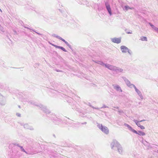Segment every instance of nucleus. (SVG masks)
<instances>
[{"label":"nucleus","mask_w":158,"mask_h":158,"mask_svg":"<svg viewBox=\"0 0 158 158\" xmlns=\"http://www.w3.org/2000/svg\"><path fill=\"white\" fill-rule=\"evenodd\" d=\"M141 40L143 41H147V37H144V36L141 37Z\"/></svg>","instance_id":"6e6552de"},{"label":"nucleus","mask_w":158,"mask_h":158,"mask_svg":"<svg viewBox=\"0 0 158 158\" xmlns=\"http://www.w3.org/2000/svg\"><path fill=\"white\" fill-rule=\"evenodd\" d=\"M137 134H138L139 135L142 136H143L145 135V134L144 132L141 131H139Z\"/></svg>","instance_id":"0eeeda50"},{"label":"nucleus","mask_w":158,"mask_h":158,"mask_svg":"<svg viewBox=\"0 0 158 158\" xmlns=\"http://www.w3.org/2000/svg\"><path fill=\"white\" fill-rule=\"evenodd\" d=\"M154 30L157 32H158V28L156 27H154Z\"/></svg>","instance_id":"ddd939ff"},{"label":"nucleus","mask_w":158,"mask_h":158,"mask_svg":"<svg viewBox=\"0 0 158 158\" xmlns=\"http://www.w3.org/2000/svg\"><path fill=\"white\" fill-rule=\"evenodd\" d=\"M50 43V44H51V45L54 46V47H56V48H60L61 50H62L63 51H64V52H66V50L64 48H63V47H60V46H58L54 45V44H52V43Z\"/></svg>","instance_id":"39448f33"},{"label":"nucleus","mask_w":158,"mask_h":158,"mask_svg":"<svg viewBox=\"0 0 158 158\" xmlns=\"http://www.w3.org/2000/svg\"><path fill=\"white\" fill-rule=\"evenodd\" d=\"M105 5H106V9H107L108 12L110 14V15H112L111 10V9L110 8V5L107 2H106L105 3Z\"/></svg>","instance_id":"7ed1b4c3"},{"label":"nucleus","mask_w":158,"mask_h":158,"mask_svg":"<svg viewBox=\"0 0 158 158\" xmlns=\"http://www.w3.org/2000/svg\"><path fill=\"white\" fill-rule=\"evenodd\" d=\"M136 124L140 128L142 129H145L144 127L141 125V124L139 123V121H137V122H135Z\"/></svg>","instance_id":"423d86ee"},{"label":"nucleus","mask_w":158,"mask_h":158,"mask_svg":"<svg viewBox=\"0 0 158 158\" xmlns=\"http://www.w3.org/2000/svg\"><path fill=\"white\" fill-rule=\"evenodd\" d=\"M150 25L152 27V28H153L154 29V27H155L153 25H152V24H150Z\"/></svg>","instance_id":"dca6fc26"},{"label":"nucleus","mask_w":158,"mask_h":158,"mask_svg":"<svg viewBox=\"0 0 158 158\" xmlns=\"http://www.w3.org/2000/svg\"><path fill=\"white\" fill-rule=\"evenodd\" d=\"M100 128L106 134H107L109 133V130L107 127L101 125V128Z\"/></svg>","instance_id":"f257e3e1"},{"label":"nucleus","mask_w":158,"mask_h":158,"mask_svg":"<svg viewBox=\"0 0 158 158\" xmlns=\"http://www.w3.org/2000/svg\"><path fill=\"white\" fill-rule=\"evenodd\" d=\"M64 42L65 44H68V43L67 42H66L65 40H64V39L63 40H62Z\"/></svg>","instance_id":"2eb2a0df"},{"label":"nucleus","mask_w":158,"mask_h":158,"mask_svg":"<svg viewBox=\"0 0 158 158\" xmlns=\"http://www.w3.org/2000/svg\"><path fill=\"white\" fill-rule=\"evenodd\" d=\"M130 128H131V131L134 133L136 134H138V132L135 130H134V129H132V128L130 127Z\"/></svg>","instance_id":"9b49d317"},{"label":"nucleus","mask_w":158,"mask_h":158,"mask_svg":"<svg viewBox=\"0 0 158 158\" xmlns=\"http://www.w3.org/2000/svg\"><path fill=\"white\" fill-rule=\"evenodd\" d=\"M115 89L118 91H122V90L120 87L118 86H116L115 87Z\"/></svg>","instance_id":"9d476101"},{"label":"nucleus","mask_w":158,"mask_h":158,"mask_svg":"<svg viewBox=\"0 0 158 158\" xmlns=\"http://www.w3.org/2000/svg\"><path fill=\"white\" fill-rule=\"evenodd\" d=\"M56 37L57 38H58L60 39V40H61L62 41L63 40V39H62L61 37L59 36H57Z\"/></svg>","instance_id":"f8f14e48"},{"label":"nucleus","mask_w":158,"mask_h":158,"mask_svg":"<svg viewBox=\"0 0 158 158\" xmlns=\"http://www.w3.org/2000/svg\"><path fill=\"white\" fill-rule=\"evenodd\" d=\"M106 67H107L108 68L110 69H112L113 68V66L110 65H105Z\"/></svg>","instance_id":"1a4fd4ad"},{"label":"nucleus","mask_w":158,"mask_h":158,"mask_svg":"<svg viewBox=\"0 0 158 158\" xmlns=\"http://www.w3.org/2000/svg\"><path fill=\"white\" fill-rule=\"evenodd\" d=\"M121 50L123 52H126L128 51V48L125 46H122L121 47Z\"/></svg>","instance_id":"20e7f679"},{"label":"nucleus","mask_w":158,"mask_h":158,"mask_svg":"<svg viewBox=\"0 0 158 158\" xmlns=\"http://www.w3.org/2000/svg\"><path fill=\"white\" fill-rule=\"evenodd\" d=\"M111 40L113 42L117 44L120 43L121 42V40L120 38H113Z\"/></svg>","instance_id":"f03ea898"},{"label":"nucleus","mask_w":158,"mask_h":158,"mask_svg":"<svg viewBox=\"0 0 158 158\" xmlns=\"http://www.w3.org/2000/svg\"><path fill=\"white\" fill-rule=\"evenodd\" d=\"M125 8L127 10L128 9H132V8H130L128 6H126L125 7Z\"/></svg>","instance_id":"4468645a"}]
</instances>
